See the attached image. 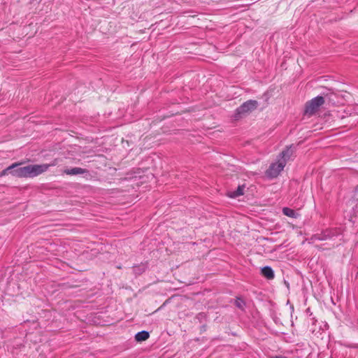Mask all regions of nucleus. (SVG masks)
I'll return each mask as SVG.
<instances>
[{
	"mask_svg": "<svg viewBox=\"0 0 358 358\" xmlns=\"http://www.w3.org/2000/svg\"><path fill=\"white\" fill-rule=\"evenodd\" d=\"M333 96H335L333 92H327L312 99L306 103L305 113L308 115H314L320 107L324 103L325 99H328L329 101H334Z\"/></svg>",
	"mask_w": 358,
	"mask_h": 358,
	"instance_id": "f257e3e1",
	"label": "nucleus"
},
{
	"mask_svg": "<svg viewBox=\"0 0 358 358\" xmlns=\"http://www.w3.org/2000/svg\"><path fill=\"white\" fill-rule=\"evenodd\" d=\"M50 164H29L24 166V178H34L45 172Z\"/></svg>",
	"mask_w": 358,
	"mask_h": 358,
	"instance_id": "7ed1b4c3",
	"label": "nucleus"
},
{
	"mask_svg": "<svg viewBox=\"0 0 358 358\" xmlns=\"http://www.w3.org/2000/svg\"><path fill=\"white\" fill-rule=\"evenodd\" d=\"M149 337H150V334L148 331H141L138 332L135 335V340L137 342H143V341H145L147 339H148Z\"/></svg>",
	"mask_w": 358,
	"mask_h": 358,
	"instance_id": "1a4fd4ad",
	"label": "nucleus"
},
{
	"mask_svg": "<svg viewBox=\"0 0 358 358\" xmlns=\"http://www.w3.org/2000/svg\"><path fill=\"white\" fill-rule=\"evenodd\" d=\"M293 153L294 148L292 146L287 148L280 153L281 159L280 160H285L286 164L287 162L291 159V157L293 155Z\"/></svg>",
	"mask_w": 358,
	"mask_h": 358,
	"instance_id": "6e6552de",
	"label": "nucleus"
},
{
	"mask_svg": "<svg viewBox=\"0 0 358 358\" xmlns=\"http://www.w3.org/2000/svg\"><path fill=\"white\" fill-rule=\"evenodd\" d=\"M134 272L136 273L140 274L142 271L139 269V267L136 266L134 267Z\"/></svg>",
	"mask_w": 358,
	"mask_h": 358,
	"instance_id": "4468645a",
	"label": "nucleus"
},
{
	"mask_svg": "<svg viewBox=\"0 0 358 358\" xmlns=\"http://www.w3.org/2000/svg\"><path fill=\"white\" fill-rule=\"evenodd\" d=\"M285 166V160H278L276 163L271 164L266 171V175L271 178H276Z\"/></svg>",
	"mask_w": 358,
	"mask_h": 358,
	"instance_id": "39448f33",
	"label": "nucleus"
},
{
	"mask_svg": "<svg viewBox=\"0 0 358 358\" xmlns=\"http://www.w3.org/2000/svg\"><path fill=\"white\" fill-rule=\"evenodd\" d=\"M234 304L238 308L242 310H244L245 306V302L241 298H237L235 301Z\"/></svg>",
	"mask_w": 358,
	"mask_h": 358,
	"instance_id": "f8f14e48",
	"label": "nucleus"
},
{
	"mask_svg": "<svg viewBox=\"0 0 358 358\" xmlns=\"http://www.w3.org/2000/svg\"><path fill=\"white\" fill-rule=\"evenodd\" d=\"M201 329H202L203 331H204V330H206V325H203V326L201 327Z\"/></svg>",
	"mask_w": 358,
	"mask_h": 358,
	"instance_id": "dca6fc26",
	"label": "nucleus"
},
{
	"mask_svg": "<svg viewBox=\"0 0 358 358\" xmlns=\"http://www.w3.org/2000/svg\"><path fill=\"white\" fill-rule=\"evenodd\" d=\"M245 187V185H238V187H237V189L236 190H234L233 192H230L229 193V196L231 198H236L239 196L243 195Z\"/></svg>",
	"mask_w": 358,
	"mask_h": 358,
	"instance_id": "9d476101",
	"label": "nucleus"
},
{
	"mask_svg": "<svg viewBox=\"0 0 358 358\" xmlns=\"http://www.w3.org/2000/svg\"><path fill=\"white\" fill-rule=\"evenodd\" d=\"M22 164V162L12 164L0 173V177L10 174L16 178H24V166H21Z\"/></svg>",
	"mask_w": 358,
	"mask_h": 358,
	"instance_id": "20e7f679",
	"label": "nucleus"
},
{
	"mask_svg": "<svg viewBox=\"0 0 358 358\" xmlns=\"http://www.w3.org/2000/svg\"><path fill=\"white\" fill-rule=\"evenodd\" d=\"M261 274L268 280H272L275 277L273 270L268 266H264L261 269Z\"/></svg>",
	"mask_w": 358,
	"mask_h": 358,
	"instance_id": "0eeeda50",
	"label": "nucleus"
},
{
	"mask_svg": "<svg viewBox=\"0 0 358 358\" xmlns=\"http://www.w3.org/2000/svg\"><path fill=\"white\" fill-rule=\"evenodd\" d=\"M258 106V102L255 100H248L241 104L235 110L234 118L236 120L243 118L248 114L255 110Z\"/></svg>",
	"mask_w": 358,
	"mask_h": 358,
	"instance_id": "f03ea898",
	"label": "nucleus"
},
{
	"mask_svg": "<svg viewBox=\"0 0 358 358\" xmlns=\"http://www.w3.org/2000/svg\"><path fill=\"white\" fill-rule=\"evenodd\" d=\"M282 213L285 215H287L289 217L296 218L298 215L297 213L292 208L288 207H285L282 208Z\"/></svg>",
	"mask_w": 358,
	"mask_h": 358,
	"instance_id": "9b49d317",
	"label": "nucleus"
},
{
	"mask_svg": "<svg viewBox=\"0 0 358 358\" xmlns=\"http://www.w3.org/2000/svg\"><path fill=\"white\" fill-rule=\"evenodd\" d=\"M270 358H287V357L285 356H282V355H275L273 357H271Z\"/></svg>",
	"mask_w": 358,
	"mask_h": 358,
	"instance_id": "2eb2a0df",
	"label": "nucleus"
},
{
	"mask_svg": "<svg viewBox=\"0 0 358 358\" xmlns=\"http://www.w3.org/2000/svg\"><path fill=\"white\" fill-rule=\"evenodd\" d=\"M87 172H88V171L87 169H82L80 167H73L71 169H66L64 171V173H66L67 175H71V176L83 174V173H85Z\"/></svg>",
	"mask_w": 358,
	"mask_h": 358,
	"instance_id": "423d86ee",
	"label": "nucleus"
},
{
	"mask_svg": "<svg viewBox=\"0 0 358 358\" xmlns=\"http://www.w3.org/2000/svg\"><path fill=\"white\" fill-rule=\"evenodd\" d=\"M206 314L204 313H199L197 315H196V318L199 320H201L202 319H204L206 317Z\"/></svg>",
	"mask_w": 358,
	"mask_h": 358,
	"instance_id": "ddd939ff",
	"label": "nucleus"
}]
</instances>
